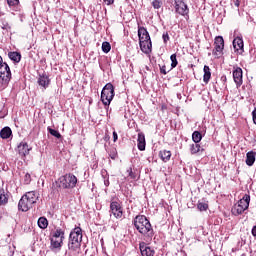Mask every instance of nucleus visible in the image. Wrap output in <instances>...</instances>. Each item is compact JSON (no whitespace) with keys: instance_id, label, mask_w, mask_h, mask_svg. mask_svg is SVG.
<instances>
[{"instance_id":"f257e3e1","label":"nucleus","mask_w":256,"mask_h":256,"mask_svg":"<svg viewBox=\"0 0 256 256\" xmlns=\"http://www.w3.org/2000/svg\"><path fill=\"white\" fill-rule=\"evenodd\" d=\"M133 225L135 229L143 235L145 241H151L155 232L153 231V226H151V222L145 215H138L133 220Z\"/></svg>"},{"instance_id":"f03ea898","label":"nucleus","mask_w":256,"mask_h":256,"mask_svg":"<svg viewBox=\"0 0 256 256\" xmlns=\"http://www.w3.org/2000/svg\"><path fill=\"white\" fill-rule=\"evenodd\" d=\"M83 241V233L80 227H76L73 231L70 232L69 241H68V249L70 251L69 256L79 255L81 251V243Z\"/></svg>"},{"instance_id":"7ed1b4c3","label":"nucleus","mask_w":256,"mask_h":256,"mask_svg":"<svg viewBox=\"0 0 256 256\" xmlns=\"http://www.w3.org/2000/svg\"><path fill=\"white\" fill-rule=\"evenodd\" d=\"M39 201V194L35 191H30L24 194L19 203H18V209L19 211L27 212Z\"/></svg>"},{"instance_id":"20e7f679","label":"nucleus","mask_w":256,"mask_h":256,"mask_svg":"<svg viewBox=\"0 0 256 256\" xmlns=\"http://www.w3.org/2000/svg\"><path fill=\"white\" fill-rule=\"evenodd\" d=\"M11 81V68L7 62H3V57L0 56V91L7 89Z\"/></svg>"},{"instance_id":"39448f33","label":"nucleus","mask_w":256,"mask_h":256,"mask_svg":"<svg viewBox=\"0 0 256 256\" xmlns=\"http://www.w3.org/2000/svg\"><path fill=\"white\" fill-rule=\"evenodd\" d=\"M138 37L141 51L143 53H151V36H149V32L145 27L138 28Z\"/></svg>"},{"instance_id":"423d86ee","label":"nucleus","mask_w":256,"mask_h":256,"mask_svg":"<svg viewBox=\"0 0 256 256\" xmlns=\"http://www.w3.org/2000/svg\"><path fill=\"white\" fill-rule=\"evenodd\" d=\"M113 97H115V87L111 83H107L101 92V101L103 105L109 107L111 102L113 101Z\"/></svg>"},{"instance_id":"0eeeda50","label":"nucleus","mask_w":256,"mask_h":256,"mask_svg":"<svg viewBox=\"0 0 256 256\" xmlns=\"http://www.w3.org/2000/svg\"><path fill=\"white\" fill-rule=\"evenodd\" d=\"M58 183L62 189H75L77 186V176L72 173L65 174L58 179Z\"/></svg>"},{"instance_id":"6e6552de","label":"nucleus","mask_w":256,"mask_h":256,"mask_svg":"<svg viewBox=\"0 0 256 256\" xmlns=\"http://www.w3.org/2000/svg\"><path fill=\"white\" fill-rule=\"evenodd\" d=\"M250 202H251V196H249V194H245L243 198L238 201V204H236L232 208L233 215H242V213H245V211L249 209Z\"/></svg>"},{"instance_id":"1a4fd4ad","label":"nucleus","mask_w":256,"mask_h":256,"mask_svg":"<svg viewBox=\"0 0 256 256\" xmlns=\"http://www.w3.org/2000/svg\"><path fill=\"white\" fill-rule=\"evenodd\" d=\"M215 48L213 50V55L215 57H221L223 54V49H225V40H223V36H217L214 41Z\"/></svg>"},{"instance_id":"9d476101","label":"nucleus","mask_w":256,"mask_h":256,"mask_svg":"<svg viewBox=\"0 0 256 256\" xmlns=\"http://www.w3.org/2000/svg\"><path fill=\"white\" fill-rule=\"evenodd\" d=\"M110 211L116 219H121V217H123V208L121 207V204H119V202L117 201H113L110 203Z\"/></svg>"},{"instance_id":"9b49d317","label":"nucleus","mask_w":256,"mask_h":256,"mask_svg":"<svg viewBox=\"0 0 256 256\" xmlns=\"http://www.w3.org/2000/svg\"><path fill=\"white\" fill-rule=\"evenodd\" d=\"M233 79L237 87L243 85V69H241V67L234 66Z\"/></svg>"},{"instance_id":"f8f14e48","label":"nucleus","mask_w":256,"mask_h":256,"mask_svg":"<svg viewBox=\"0 0 256 256\" xmlns=\"http://www.w3.org/2000/svg\"><path fill=\"white\" fill-rule=\"evenodd\" d=\"M175 9H176V13H178L179 15H182V16L189 15V7L183 0L176 1Z\"/></svg>"},{"instance_id":"ddd939ff","label":"nucleus","mask_w":256,"mask_h":256,"mask_svg":"<svg viewBox=\"0 0 256 256\" xmlns=\"http://www.w3.org/2000/svg\"><path fill=\"white\" fill-rule=\"evenodd\" d=\"M139 249L142 256H155V250L147 246L145 242H140Z\"/></svg>"},{"instance_id":"4468645a","label":"nucleus","mask_w":256,"mask_h":256,"mask_svg":"<svg viewBox=\"0 0 256 256\" xmlns=\"http://www.w3.org/2000/svg\"><path fill=\"white\" fill-rule=\"evenodd\" d=\"M63 241L61 238H51L50 240V249L52 251H61L63 247Z\"/></svg>"},{"instance_id":"2eb2a0df","label":"nucleus","mask_w":256,"mask_h":256,"mask_svg":"<svg viewBox=\"0 0 256 256\" xmlns=\"http://www.w3.org/2000/svg\"><path fill=\"white\" fill-rule=\"evenodd\" d=\"M17 151L21 157H27L31 148H29V144H27V142H21L17 147Z\"/></svg>"},{"instance_id":"dca6fc26","label":"nucleus","mask_w":256,"mask_h":256,"mask_svg":"<svg viewBox=\"0 0 256 256\" xmlns=\"http://www.w3.org/2000/svg\"><path fill=\"white\" fill-rule=\"evenodd\" d=\"M50 83H51V79H49V76H47L46 74H42L38 78V85H40V87H43V89H47Z\"/></svg>"},{"instance_id":"f3484780","label":"nucleus","mask_w":256,"mask_h":256,"mask_svg":"<svg viewBox=\"0 0 256 256\" xmlns=\"http://www.w3.org/2000/svg\"><path fill=\"white\" fill-rule=\"evenodd\" d=\"M137 147L139 151H145L146 142H145V134L139 133L137 138Z\"/></svg>"},{"instance_id":"a211bd4d","label":"nucleus","mask_w":256,"mask_h":256,"mask_svg":"<svg viewBox=\"0 0 256 256\" xmlns=\"http://www.w3.org/2000/svg\"><path fill=\"white\" fill-rule=\"evenodd\" d=\"M255 157H256V152L254 151L247 152L246 165H248V167H253V165L255 164Z\"/></svg>"},{"instance_id":"6ab92c4d","label":"nucleus","mask_w":256,"mask_h":256,"mask_svg":"<svg viewBox=\"0 0 256 256\" xmlns=\"http://www.w3.org/2000/svg\"><path fill=\"white\" fill-rule=\"evenodd\" d=\"M233 47L235 49V51H243V47H244V44H243V39L241 38H235L233 40Z\"/></svg>"},{"instance_id":"aec40b11","label":"nucleus","mask_w":256,"mask_h":256,"mask_svg":"<svg viewBox=\"0 0 256 256\" xmlns=\"http://www.w3.org/2000/svg\"><path fill=\"white\" fill-rule=\"evenodd\" d=\"M11 135H13V131H11L10 127H4L1 131H0V137L1 139H9V137H11Z\"/></svg>"},{"instance_id":"412c9836","label":"nucleus","mask_w":256,"mask_h":256,"mask_svg":"<svg viewBox=\"0 0 256 256\" xmlns=\"http://www.w3.org/2000/svg\"><path fill=\"white\" fill-rule=\"evenodd\" d=\"M159 157L162 159L164 163H167L171 159V151L169 150H161L159 152Z\"/></svg>"},{"instance_id":"4be33fe9","label":"nucleus","mask_w":256,"mask_h":256,"mask_svg":"<svg viewBox=\"0 0 256 256\" xmlns=\"http://www.w3.org/2000/svg\"><path fill=\"white\" fill-rule=\"evenodd\" d=\"M52 238L65 240V231L61 228H57L54 231Z\"/></svg>"},{"instance_id":"5701e85b","label":"nucleus","mask_w":256,"mask_h":256,"mask_svg":"<svg viewBox=\"0 0 256 256\" xmlns=\"http://www.w3.org/2000/svg\"><path fill=\"white\" fill-rule=\"evenodd\" d=\"M7 203H9V196L4 189H0V205H7Z\"/></svg>"},{"instance_id":"b1692460","label":"nucleus","mask_w":256,"mask_h":256,"mask_svg":"<svg viewBox=\"0 0 256 256\" xmlns=\"http://www.w3.org/2000/svg\"><path fill=\"white\" fill-rule=\"evenodd\" d=\"M8 57L11 61H14V63H19L21 61V54L18 52H9Z\"/></svg>"},{"instance_id":"393cba45","label":"nucleus","mask_w":256,"mask_h":256,"mask_svg":"<svg viewBox=\"0 0 256 256\" xmlns=\"http://www.w3.org/2000/svg\"><path fill=\"white\" fill-rule=\"evenodd\" d=\"M209 79H211V69L209 68V66L205 65L204 76H203L204 83H209Z\"/></svg>"},{"instance_id":"a878e982","label":"nucleus","mask_w":256,"mask_h":256,"mask_svg":"<svg viewBox=\"0 0 256 256\" xmlns=\"http://www.w3.org/2000/svg\"><path fill=\"white\" fill-rule=\"evenodd\" d=\"M38 227L40 229H47V227H49V221L47 220V218L45 217H40L38 219Z\"/></svg>"},{"instance_id":"bb28decb","label":"nucleus","mask_w":256,"mask_h":256,"mask_svg":"<svg viewBox=\"0 0 256 256\" xmlns=\"http://www.w3.org/2000/svg\"><path fill=\"white\" fill-rule=\"evenodd\" d=\"M201 139H203V135H201V132L194 131L192 134V141H194V143H201Z\"/></svg>"},{"instance_id":"cd10ccee","label":"nucleus","mask_w":256,"mask_h":256,"mask_svg":"<svg viewBox=\"0 0 256 256\" xmlns=\"http://www.w3.org/2000/svg\"><path fill=\"white\" fill-rule=\"evenodd\" d=\"M128 177L130 179H133V181H137L139 179V176L137 175V172H133V168H128L127 169Z\"/></svg>"},{"instance_id":"c85d7f7f","label":"nucleus","mask_w":256,"mask_h":256,"mask_svg":"<svg viewBox=\"0 0 256 256\" xmlns=\"http://www.w3.org/2000/svg\"><path fill=\"white\" fill-rule=\"evenodd\" d=\"M190 151L192 155H195L197 153H199V151H201V145L199 144H192L190 147Z\"/></svg>"},{"instance_id":"c756f323","label":"nucleus","mask_w":256,"mask_h":256,"mask_svg":"<svg viewBox=\"0 0 256 256\" xmlns=\"http://www.w3.org/2000/svg\"><path fill=\"white\" fill-rule=\"evenodd\" d=\"M170 61L172 69H175V67H177V65L179 64V62L177 61V54H172L170 56Z\"/></svg>"},{"instance_id":"7c9ffc66","label":"nucleus","mask_w":256,"mask_h":256,"mask_svg":"<svg viewBox=\"0 0 256 256\" xmlns=\"http://www.w3.org/2000/svg\"><path fill=\"white\" fill-rule=\"evenodd\" d=\"M48 132L50 133V135H52L53 137H56V139H61V133H59V131L52 129L51 127H48Z\"/></svg>"},{"instance_id":"2f4dec72","label":"nucleus","mask_w":256,"mask_h":256,"mask_svg":"<svg viewBox=\"0 0 256 256\" xmlns=\"http://www.w3.org/2000/svg\"><path fill=\"white\" fill-rule=\"evenodd\" d=\"M197 209H199L200 211H207L209 209V204L205 202H198Z\"/></svg>"},{"instance_id":"473e14b6","label":"nucleus","mask_w":256,"mask_h":256,"mask_svg":"<svg viewBox=\"0 0 256 256\" xmlns=\"http://www.w3.org/2000/svg\"><path fill=\"white\" fill-rule=\"evenodd\" d=\"M102 51L103 53H109V51H111V44L109 42H103Z\"/></svg>"},{"instance_id":"72a5a7b5","label":"nucleus","mask_w":256,"mask_h":256,"mask_svg":"<svg viewBox=\"0 0 256 256\" xmlns=\"http://www.w3.org/2000/svg\"><path fill=\"white\" fill-rule=\"evenodd\" d=\"M109 157L115 161L117 159V149L113 148L109 152Z\"/></svg>"},{"instance_id":"f704fd0d","label":"nucleus","mask_w":256,"mask_h":256,"mask_svg":"<svg viewBox=\"0 0 256 256\" xmlns=\"http://www.w3.org/2000/svg\"><path fill=\"white\" fill-rule=\"evenodd\" d=\"M161 5H163V2H161V0H154L152 2V6L154 7V9H161Z\"/></svg>"},{"instance_id":"c9c22d12","label":"nucleus","mask_w":256,"mask_h":256,"mask_svg":"<svg viewBox=\"0 0 256 256\" xmlns=\"http://www.w3.org/2000/svg\"><path fill=\"white\" fill-rule=\"evenodd\" d=\"M9 7H17L19 5V0H7Z\"/></svg>"},{"instance_id":"e433bc0d","label":"nucleus","mask_w":256,"mask_h":256,"mask_svg":"<svg viewBox=\"0 0 256 256\" xmlns=\"http://www.w3.org/2000/svg\"><path fill=\"white\" fill-rule=\"evenodd\" d=\"M24 183H25V185H29V183H31V174H29V173L25 174Z\"/></svg>"},{"instance_id":"4c0bfd02","label":"nucleus","mask_w":256,"mask_h":256,"mask_svg":"<svg viewBox=\"0 0 256 256\" xmlns=\"http://www.w3.org/2000/svg\"><path fill=\"white\" fill-rule=\"evenodd\" d=\"M162 38L164 43H167V41H169V33H163Z\"/></svg>"},{"instance_id":"58836bf2","label":"nucleus","mask_w":256,"mask_h":256,"mask_svg":"<svg viewBox=\"0 0 256 256\" xmlns=\"http://www.w3.org/2000/svg\"><path fill=\"white\" fill-rule=\"evenodd\" d=\"M160 73H162V75H167V68H166V66L160 67Z\"/></svg>"},{"instance_id":"ea45409f","label":"nucleus","mask_w":256,"mask_h":256,"mask_svg":"<svg viewBox=\"0 0 256 256\" xmlns=\"http://www.w3.org/2000/svg\"><path fill=\"white\" fill-rule=\"evenodd\" d=\"M105 5H113L115 3V0H104Z\"/></svg>"},{"instance_id":"a19ab883","label":"nucleus","mask_w":256,"mask_h":256,"mask_svg":"<svg viewBox=\"0 0 256 256\" xmlns=\"http://www.w3.org/2000/svg\"><path fill=\"white\" fill-rule=\"evenodd\" d=\"M119 138V136L117 135V132H113V141L114 143L117 141V139Z\"/></svg>"},{"instance_id":"79ce46f5","label":"nucleus","mask_w":256,"mask_h":256,"mask_svg":"<svg viewBox=\"0 0 256 256\" xmlns=\"http://www.w3.org/2000/svg\"><path fill=\"white\" fill-rule=\"evenodd\" d=\"M251 233L253 237H256V226H253Z\"/></svg>"},{"instance_id":"37998d69","label":"nucleus","mask_w":256,"mask_h":256,"mask_svg":"<svg viewBox=\"0 0 256 256\" xmlns=\"http://www.w3.org/2000/svg\"><path fill=\"white\" fill-rule=\"evenodd\" d=\"M235 7H239V0H233Z\"/></svg>"},{"instance_id":"c03bdc74","label":"nucleus","mask_w":256,"mask_h":256,"mask_svg":"<svg viewBox=\"0 0 256 256\" xmlns=\"http://www.w3.org/2000/svg\"><path fill=\"white\" fill-rule=\"evenodd\" d=\"M105 187H109V179L104 180Z\"/></svg>"}]
</instances>
